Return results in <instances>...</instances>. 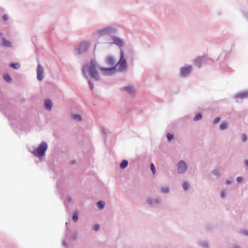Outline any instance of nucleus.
I'll return each instance as SVG.
<instances>
[{
  "label": "nucleus",
  "instance_id": "nucleus-1",
  "mask_svg": "<svg viewBox=\"0 0 248 248\" xmlns=\"http://www.w3.org/2000/svg\"><path fill=\"white\" fill-rule=\"evenodd\" d=\"M99 67L96 61L92 60L87 63L86 67L82 68V74L84 77L87 78V73L89 77L93 78L95 80L99 81L100 77L97 71V68L99 69Z\"/></svg>",
  "mask_w": 248,
  "mask_h": 248
},
{
  "label": "nucleus",
  "instance_id": "nucleus-2",
  "mask_svg": "<svg viewBox=\"0 0 248 248\" xmlns=\"http://www.w3.org/2000/svg\"><path fill=\"white\" fill-rule=\"evenodd\" d=\"M104 62L110 67H99V69L101 71L104 75H112L117 71V65L116 64L114 57L112 55H107L105 58Z\"/></svg>",
  "mask_w": 248,
  "mask_h": 248
},
{
  "label": "nucleus",
  "instance_id": "nucleus-3",
  "mask_svg": "<svg viewBox=\"0 0 248 248\" xmlns=\"http://www.w3.org/2000/svg\"><path fill=\"white\" fill-rule=\"evenodd\" d=\"M90 41L84 40L80 43L79 45L75 46V53L76 54H81L85 53L88 50L90 46Z\"/></svg>",
  "mask_w": 248,
  "mask_h": 248
},
{
  "label": "nucleus",
  "instance_id": "nucleus-4",
  "mask_svg": "<svg viewBox=\"0 0 248 248\" xmlns=\"http://www.w3.org/2000/svg\"><path fill=\"white\" fill-rule=\"evenodd\" d=\"M116 32L115 28L112 27H108L96 30L95 34L98 36H102L103 35H108L111 36L114 34Z\"/></svg>",
  "mask_w": 248,
  "mask_h": 248
},
{
  "label": "nucleus",
  "instance_id": "nucleus-5",
  "mask_svg": "<svg viewBox=\"0 0 248 248\" xmlns=\"http://www.w3.org/2000/svg\"><path fill=\"white\" fill-rule=\"evenodd\" d=\"M47 149V144L45 141L42 142L32 153L36 156H43Z\"/></svg>",
  "mask_w": 248,
  "mask_h": 248
},
{
  "label": "nucleus",
  "instance_id": "nucleus-6",
  "mask_svg": "<svg viewBox=\"0 0 248 248\" xmlns=\"http://www.w3.org/2000/svg\"><path fill=\"white\" fill-rule=\"evenodd\" d=\"M116 65L118 66V68L117 67V71H124L126 68V61L124 58V53L122 49L120 50V59Z\"/></svg>",
  "mask_w": 248,
  "mask_h": 248
},
{
  "label": "nucleus",
  "instance_id": "nucleus-7",
  "mask_svg": "<svg viewBox=\"0 0 248 248\" xmlns=\"http://www.w3.org/2000/svg\"><path fill=\"white\" fill-rule=\"evenodd\" d=\"M177 171L180 174H184L187 170V166L184 160L179 161L177 164Z\"/></svg>",
  "mask_w": 248,
  "mask_h": 248
},
{
  "label": "nucleus",
  "instance_id": "nucleus-8",
  "mask_svg": "<svg viewBox=\"0 0 248 248\" xmlns=\"http://www.w3.org/2000/svg\"><path fill=\"white\" fill-rule=\"evenodd\" d=\"M161 199L160 198H152L151 197H148L146 199V202L148 205L151 207H156L161 203Z\"/></svg>",
  "mask_w": 248,
  "mask_h": 248
},
{
  "label": "nucleus",
  "instance_id": "nucleus-9",
  "mask_svg": "<svg viewBox=\"0 0 248 248\" xmlns=\"http://www.w3.org/2000/svg\"><path fill=\"white\" fill-rule=\"evenodd\" d=\"M207 60L205 57L200 56L196 58L194 60L195 64L199 68H200L204 64L207 63Z\"/></svg>",
  "mask_w": 248,
  "mask_h": 248
},
{
  "label": "nucleus",
  "instance_id": "nucleus-10",
  "mask_svg": "<svg viewBox=\"0 0 248 248\" xmlns=\"http://www.w3.org/2000/svg\"><path fill=\"white\" fill-rule=\"evenodd\" d=\"M36 70H37V78L39 81H42L44 78V68L40 64H38L37 65Z\"/></svg>",
  "mask_w": 248,
  "mask_h": 248
},
{
  "label": "nucleus",
  "instance_id": "nucleus-11",
  "mask_svg": "<svg viewBox=\"0 0 248 248\" xmlns=\"http://www.w3.org/2000/svg\"><path fill=\"white\" fill-rule=\"evenodd\" d=\"M110 37L111 38V41L108 42V43L115 44L119 47L123 46V42L122 40L113 35H112Z\"/></svg>",
  "mask_w": 248,
  "mask_h": 248
},
{
  "label": "nucleus",
  "instance_id": "nucleus-12",
  "mask_svg": "<svg viewBox=\"0 0 248 248\" xmlns=\"http://www.w3.org/2000/svg\"><path fill=\"white\" fill-rule=\"evenodd\" d=\"M192 69V67L190 65H186L181 68L180 74L181 76L183 77H186L189 74Z\"/></svg>",
  "mask_w": 248,
  "mask_h": 248
},
{
  "label": "nucleus",
  "instance_id": "nucleus-13",
  "mask_svg": "<svg viewBox=\"0 0 248 248\" xmlns=\"http://www.w3.org/2000/svg\"><path fill=\"white\" fill-rule=\"evenodd\" d=\"M121 91L125 92L127 93L129 95H133L135 93V90L134 87L131 85H128L126 87H124L121 88Z\"/></svg>",
  "mask_w": 248,
  "mask_h": 248
},
{
  "label": "nucleus",
  "instance_id": "nucleus-14",
  "mask_svg": "<svg viewBox=\"0 0 248 248\" xmlns=\"http://www.w3.org/2000/svg\"><path fill=\"white\" fill-rule=\"evenodd\" d=\"M0 45L2 46L6 47H12V43L6 39L4 38H3L1 40L0 42Z\"/></svg>",
  "mask_w": 248,
  "mask_h": 248
},
{
  "label": "nucleus",
  "instance_id": "nucleus-15",
  "mask_svg": "<svg viewBox=\"0 0 248 248\" xmlns=\"http://www.w3.org/2000/svg\"><path fill=\"white\" fill-rule=\"evenodd\" d=\"M44 107L46 110L50 111L52 109V102L49 99H46L44 101Z\"/></svg>",
  "mask_w": 248,
  "mask_h": 248
},
{
  "label": "nucleus",
  "instance_id": "nucleus-16",
  "mask_svg": "<svg viewBox=\"0 0 248 248\" xmlns=\"http://www.w3.org/2000/svg\"><path fill=\"white\" fill-rule=\"evenodd\" d=\"M247 97H248V92H247L239 93L236 96V98L244 99Z\"/></svg>",
  "mask_w": 248,
  "mask_h": 248
},
{
  "label": "nucleus",
  "instance_id": "nucleus-17",
  "mask_svg": "<svg viewBox=\"0 0 248 248\" xmlns=\"http://www.w3.org/2000/svg\"><path fill=\"white\" fill-rule=\"evenodd\" d=\"M128 162L126 160H123L120 164V167L122 169H125L128 165Z\"/></svg>",
  "mask_w": 248,
  "mask_h": 248
},
{
  "label": "nucleus",
  "instance_id": "nucleus-18",
  "mask_svg": "<svg viewBox=\"0 0 248 248\" xmlns=\"http://www.w3.org/2000/svg\"><path fill=\"white\" fill-rule=\"evenodd\" d=\"M182 187L184 191H187L189 189V184L186 181H184L182 184Z\"/></svg>",
  "mask_w": 248,
  "mask_h": 248
},
{
  "label": "nucleus",
  "instance_id": "nucleus-19",
  "mask_svg": "<svg viewBox=\"0 0 248 248\" xmlns=\"http://www.w3.org/2000/svg\"><path fill=\"white\" fill-rule=\"evenodd\" d=\"M3 79L8 83H11L12 79L8 74H4L3 76Z\"/></svg>",
  "mask_w": 248,
  "mask_h": 248
},
{
  "label": "nucleus",
  "instance_id": "nucleus-20",
  "mask_svg": "<svg viewBox=\"0 0 248 248\" xmlns=\"http://www.w3.org/2000/svg\"><path fill=\"white\" fill-rule=\"evenodd\" d=\"M10 66L15 69H18L20 68V64L19 63H11Z\"/></svg>",
  "mask_w": 248,
  "mask_h": 248
},
{
  "label": "nucleus",
  "instance_id": "nucleus-21",
  "mask_svg": "<svg viewBox=\"0 0 248 248\" xmlns=\"http://www.w3.org/2000/svg\"><path fill=\"white\" fill-rule=\"evenodd\" d=\"M160 192L163 193L167 194L170 192L169 188L167 186H164L161 188Z\"/></svg>",
  "mask_w": 248,
  "mask_h": 248
},
{
  "label": "nucleus",
  "instance_id": "nucleus-22",
  "mask_svg": "<svg viewBox=\"0 0 248 248\" xmlns=\"http://www.w3.org/2000/svg\"><path fill=\"white\" fill-rule=\"evenodd\" d=\"M105 203L103 201H100L97 202V205L100 209H103L105 206Z\"/></svg>",
  "mask_w": 248,
  "mask_h": 248
},
{
  "label": "nucleus",
  "instance_id": "nucleus-23",
  "mask_svg": "<svg viewBox=\"0 0 248 248\" xmlns=\"http://www.w3.org/2000/svg\"><path fill=\"white\" fill-rule=\"evenodd\" d=\"M72 118L73 119L76 120V121H81V117L79 114H73L72 115Z\"/></svg>",
  "mask_w": 248,
  "mask_h": 248
},
{
  "label": "nucleus",
  "instance_id": "nucleus-24",
  "mask_svg": "<svg viewBox=\"0 0 248 248\" xmlns=\"http://www.w3.org/2000/svg\"><path fill=\"white\" fill-rule=\"evenodd\" d=\"M227 195V191L226 190H222L220 192V197L222 199L225 198Z\"/></svg>",
  "mask_w": 248,
  "mask_h": 248
},
{
  "label": "nucleus",
  "instance_id": "nucleus-25",
  "mask_svg": "<svg viewBox=\"0 0 248 248\" xmlns=\"http://www.w3.org/2000/svg\"><path fill=\"white\" fill-rule=\"evenodd\" d=\"M200 245L201 246H202L203 248H209L208 243L205 241H202V242H200Z\"/></svg>",
  "mask_w": 248,
  "mask_h": 248
},
{
  "label": "nucleus",
  "instance_id": "nucleus-26",
  "mask_svg": "<svg viewBox=\"0 0 248 248\" xmlns=\"http://www.w3.org/2000/svg\"><path fill=\"white\" fill-rule=\"evenodd\" d=\"M72 219L74 222H76L78 220V212H75L72 217Z\"/></svg>",
  "mask_w": 248,
  "mask_h": 248
},
{
  "label": "nucleus",
  "instance_id": "nucleus-27",
  "mask_svg": "<svg viewBox=\"0 0 248 248\" xmlns=\"http://www.w3.org/2000/svg\"><path fill=\"white\" fill-rule=\"evenodd\" d=\"M202 118V115L201 114H198L196 115L194 118L193 120L194 121H197L201 120Z\"/></svg>",
  "mask_w": 248,
  "mask_h": 248
},
{
  "label": "nucleus",
  "instance_id": "nucleus-28",
  "mask_svg": "<svg viewBox=\"0 0 248 248\" xmlns=\"http://www.w3.org/2000/svg\"><path fill=\"white\" fill-rule=\"evenodd\" d=\"M212 174L217 176H220V173L219 170L218 169H215L212 171Z\"/></svg>",
  "mask_w": 248,
  "mask_h": 248
},
{
  "label": "nucleus",
  "instance_id": "nucleus-29",
  "mask_svg": "<svg viewBox=\"0 0 248 248\" xmlns=\"http://www.w3.org/2000/svg\"><path fill=\"white\" fill-rule=\"evenodd\" d=\"M227 124L224 123L220 125L219 129L221 130H223L227 128Z\"/></svg>",
  "mask_w": 248,
  "mask_h": 248
},
{
  "label": "nucleus",
  "instance_id": "nucleus-30",
  "mask_svg": "<svg viewBox=\"0 0 248 248\" xmlns=\"http://www.w3.org/2000/svg\"><path fill=\"white\" fill-rule=\"evenodd\" d=\"M167 138L169 141H171L173 139V136L170 133H168L167 134Z\"/></svg>",
  "mask_w": 248,
  "mask_h": 248
},
{
  "label": "nucleus",
  "instance_id": "nucleus-31",
  "mask_svg": "<svg viewBox=\"0 0 248 248\" xmlns=\"http://www.w3.org/2000/svg\"><path fill=\"white\" fill-rule=\"evenodd\" d=\"M151 170L153 174L155 173V167L153 163L151 164Z\"/></svg>",
  "mask_w": 248,
  "mask_h": 248
},
{
  "label": "nucleus",
  "instance_id": "nucleus-32",
  "mask_svg": "<svg viewBox=\"0 0 248 248\" xmlns=\"http://www.w3.org/2000/svg\"><path fill=\"white\" fill-rule=\"evenodd\" d=\"M72 202V198L70 197H67L65 200L64 203H71Z\"/></svg>",
  "mask_w": 248,
  "mask_h": 248
},
{
  "label": "nucleus",
  "instance_id": "nucleus-33",
  "mask_svg": "<svg viewBox=\"0 0 248 248\" xmlns=\"http://www.w3.org/2000/svg\"><path fill=\"white\" fill-rule=\"evenodd\" d=\"M88 84L89 85L90 89L91 91L93 89L94 85L90 80H88Z\"/></svg>",
  "mask_w": 248,
  "mask_h": 248
},
{
  "label": "nucleus",
  "instance_id": "nucleus-34",
  "mask_svg": "<svg viewBox=\"0 0 248 248\" xmlns=\"http://www.w3.org/2000/svg\"><path fill=\"white\" fill-rule=\"evenodd\" d=\"M242 140L243 142H245L247 140V136L245 134H243L242 135Z\"/></svg>",
  "mask_w": 248,
  "mask_h": 248
},
{
  "label": "nucleus",
  "instance_id": "nucleus-35",
  "mask_svg": "<svg viewBox=\"0 0 248 248\" xmlns=\"http://www.w3.org/2000/svg\"><path fill=\"white\" fill-rule=\"evenodd\" d=\"M220 119L219 117H216L213 121L214 124H217L220 121Z\"/></svg>",
  "mask_w": 248,
  "mask_h": 248
},
{
  "label": "nucleus",
  "instance_id": "nucleus-36",
  "mask_svg": "<svg viewBox=\"0 0 248 248\" xmlns=\"http://www.w3.org/2000/svg\"><path fill=\"white\" fill-rule=\"evenodd\" d=\"M2 19L4 21H6V20H8V19H9V16L7 15L6 14H4L3 16H2Z\"/></svg>",
  "mask_w": 248,
  "mask_h": 248
},
{
  "label": "nucleus",
  "instance_id": "nucleus-37",
  "mask_svg": "<svg viewBox=\"0 0 248 248\" xmlns=\"http://www.w3.org/2000/svg\"><path fill=\"white\" fill-rule=\"evenodd\" d=\"M240 232L243 235L248 236V231L242 230Z\"/></svg>",
  "mask_w": 248,
  "mask_h": 248
},
{
  "label": "nucleus",
  "instance_id": "nucleus-38",
  "mask_svg": "<svg viewBox=\"0 0 248 248\" xmlns=\"http://www.w3.org/2000/svg\"><path fill=\"white\" fill-rule=\"evenodd\" d=\"M232 182V179H228L227 180H226V184L227 185H229L230 184H231Z\"/></svg>",
  "mask_w": 248,
  "mask_h": 248
},
{
  "label": "nucleus",
  "instance_id": "nucleus-39",
  "mask_svg": "<svg viewBox=\"0 0 248 248\" xmlns=\"http://www.w3.org/2000/svg\"><path fill=\"white\" fill-rule=\"evenodd\" d=\"M100 226L99 225H95L93 226V230L95 231H97L99 229Z\"/></svg>",
  "mask_w": 248,
  "mask_h": 248
},
{
  "label": "nucleus",
  "instance_id": "nucleus-40",
  "mask_svg": "<svg viewBox=\"0 0 248 248\" xmlns=\"http://www.w3.org/2000/svg\"><path fill=\"white\" fill-rule=\"evenodd\" d=\"M242 181V178L241 177H237L236 178V181L238 183H240Z\"/></svg>",
  "mask_w": 248,
  "mask_h": 248
},
{
  "label": "nucleus",
  "instance_id": "nucleus-41",
  "mask_svg": "<svg viewBox=\"0 0 248 248\" xmlns=\"http://www.w3.org/2000/svg\"><path fill=\"white\" fill-rule=\"evenodd\" d=\"M245 166L248 169V160L247 159L245 160Z\"/></svg>",
  "mask_w": 248,
  "mask_h": 248
},
{
  "label": "nucleus",
  "instance_id": "nucleus-42",
  "mask_svg": "<svg viewBox=\"0 0 248 248\" xmlns=\"http://www.w3.org/2000/svg\"><path fill=\"white\" fill-rule=\"evenodd\" d=\"M62 245L65 247L68 246V244L65 241H62Z\"/></svg>",
  "mask_w": 248,
  "mask_h": 248
},
{
  "label": "nucleus",
  "instance_id": "nucleus-43",
  "mask_svg": "<svg viewBox=\"0 0 248 248\" xmlns=\"http://www.w3.org/2000/svg\"><path fill=\"white\" fill-rule=\"evenodd\" d=\"M244 16L248 19V13H245Z\"/></svg>",
  "mask_w": 248,
  "mask_h": 248
},
{
  "label": "nucleus",
  "instance_id": "nucleus-44",
  "mask_svg": "<svg viewBox=\"0 0 248 248\" xmlns=\"http://www.w3.org/2000/svg\"><path fill=\"white\" fill-rule=\"evenodd\" d=\"M232 248H240V247L238 245H234L233 246Z\"/></svg>",
  "mask_w": 248,
  "mask_h": 248
},
{
  "label": "nucleus",
  "instance_id": "nucleus-45",
  "mask_svg": "<svg viewBox=\"0 0 248 248\" xmlns=\"http://www.w3.org/2000/svg\"><path fill=\"white\" fill-rule=\"evenodd\" d=\"M3 35L2 33L0 32V36H2Z\"/></svg>",
  "mask_w": 248,
  "mask_h": 248
}]
</instances>
